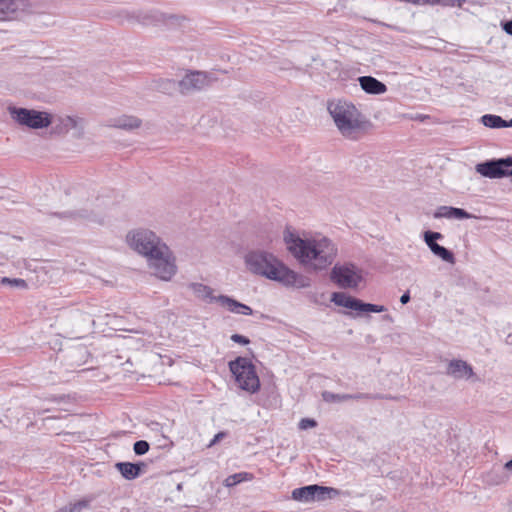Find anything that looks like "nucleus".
Returning a JSON list of instances; mask_svg holds the SVG:
<instances>
[{
	"mask_svg": "<svg viewBox=\"0 0 512 512\" xmlns=\"http://www.w3.org/2000/svg\"><path fill=\"white\" fill-rule=\"evenodd\" d=\"M284 242L288 251L298 262L313 271H322L328 268L338 253L336 244L321 234H309L301 237L286 230Z\"/></svg>",
	"mask_w": 512,
	"mask_h": 512,
	"instance_id": "nucleus-1",
	"label": "nucleus"
},
{
	"mask_svg": "<svg viewBox=\"0 0 512 512\" xmlns=\"http://www.w3.org/2000/svg\"><path fill=\"white\" fill-rule=\"evenodd\" d=\"M406 2H410V3H413V4H417L419 3V0H405Z\"/></svg>",
	"mask_w": 512,
	"mask_h": 512,
	"instance_id": "nucleus-38",
	"label": "nucleus"
},
{
	"mask_svg": "<svg viewBox=\"0 0 512 512\" xmlns=\"http://www.w3.org/2000/svg\"><path fill=\"white\" fill-rule=\"evenodd\" d=\"M446 374L455 379H469L474 372L472 366L466 361L453 359L448 363Z\"/></svg>",
	"mask_w": 512,
	"mask_h": 512,
	"instance_id": "nucleus-14",
	"label": "nucleus"
},
{
	"mask_svg": "<svg viewBox=\"0 0 512 512\" xmlns=\"http://www.w3.org/2000/svg\"><path fill=\"white\" fill-rule=\"evenodd\" d=\"M322 398L324 401L333 403V402H344L351 400L350 394H335L329 391H324L322 393Z\"/></svg>",
	"mask_w": 512,
	"mask_h": 512,
	"instance_id": "nucleus-25",
	"label": "nucleus"
},
{
	"mask_svg": "<svg viewBox=\"0 0 512 512\" xmlns=\"http://www.w3.org/2000/svg\"><path fill=\"white\" fill-rule=\"evenodd\" d=\"M443 237L444 236L440 232L434 231H425L423 234L424 242L435 256L439 257L447 263L454 264V254L444 246H441L437 243V240H441Z\"/></svg>",
	"mask_w": 512,
	"mask_h": 512,
	"instance_id": "nucleus-12",
	"label": "nucleus"
},
{
	"mask_svg": "<svg viewBox=\"0 0 512 512\" xmlns=\"http://www.w3.org/2000/svg\"><path fill=\"white\" fill-rule=\"evenodd\" d=\"M25 8V0H0V21L16 18Z\"/></svg>",
	"mask_w": 512,
	"mask_h": 512,
	"instance_id": "nucleus-13",
	"label": "nucleus"
},
{
	"mask_svg": "<svg viewBox=\"0 0 512 512\" xmlns=\"http://www.w3.org/2000/svg\"><path fill=\"white\" fill-rule=\"evenodd\" d=\"M174 15L165 14L157 9L139 10L132 12L128 19L139 23L143 26H162L168 24L169 21L174 19Z\"/></svg>",
	"mask_w": 512,
	"mask_h": 512,
	"instance_id": "nucleus-11",
	"label": "nucleus"
},
{
	"mask_svg": "<svg viewBox=\"0 0 512 512\" xmlns=\"http://www.w3.org/2000/svg\"><path fill=\"white\" fill-rule=\"evenodd\" d=\"M211 83L210 76L206 72L202 71H189L186 75L178 82L173 80H167L166 84L169 86H178L181 94L187 95L197 91H201L208 87Z\"/></svg>",
	"mask_w": 512,
	"mask_h": 512,
	"instance_id": "nucleus-8",
	"label": "nucleus"
},
{
	"mask_svg": "<svg viewBox=\"0 0 512 512\" xmlns=\"http://www.w3.org/2000/svg\"><path fill=\"white\" fill-rule=\"evenodd\" d=\"M8 111L12 119L18 124L31 129L47 128L53 123L51 114L45 111L18 108L14 106L9 107Z\"/></svg>",
	"mask_w": 512,
	"mask_h": 512,
	"instance_id": "nucleus-6",
	"label": "nucleus"
},
{
	"mask_svg": "<svg viewBox=\"0 0 512 512\" xmlns=\"http://www.w3.org/2000/svg\"><path fill=\"white\" fill-rule=\"evenodd\" d=\"M506 342H507L508 344H512V334H509V335L507 336V338H506Z\"/></svg>",
	"mask_w": 512,
	"mask_h": 512,
	"instance_id": "nucleus-37",
	"label": "nucleus"
},
{
	"mask_svg": "<svg viewBox=\"0 0 512 512\" xmlns=\"http://www.w3.org/2000/svg\"><path fill=\"white\" fill-rule=\"evenodd\" d=\"M63 218L78 220V219H85L90 220L93 222L102 223L103 219L102 217L93 214L92 212H88L87 210H77V211H67L60 215Z\"/></svg>",
	"mask_w": 512,
	"mask_h": 512,
	"instance_id": "nucleus-22",
	"label": "nucleus"
},
{
	"mask_svg": "<svg viewBox=\"0 0 512 512\" xmlns=\"http://www.w3.org/2000/svg\"><path fill=\"white\" fill-rule=\"evenodd\" d=\"M351 400H372V399H381L383 398L381 395H373L368 393H356L350 394Z\"/></svg>",
	"mask_w": 512,
	"mask_h": 512,
	"instance_id": "nucleus-29",
	"label": "nucleus"
},
{
	"mask_svg": "<svg viewBox=\"0 0 512 512\" xmlns=\"http://www.w3.org/2000/svg\"><path fill=\"white\" fill-rule=\"evenodd\" d=\"M327 109L342 136L356 139L363 127L358 109L344 100L329 101Z\"/></svg>",
	"mask_w": 512,
	"mask_h": 512,
	"instance_id": "nucleus-4",
	"label": "nucleus"
},
{
	"mask_svg": "<svg viewBox=\"0 0 512 512\" xmlns=\"http://www.w3.org/2000/svg\"><path fill=\"white\" fill-rule=\"evenodd\" d=\"M227 436V433L224 432V431H221L219 433H217L214 438L210 441L208 447H212L214 446L215 444H217L218 442H220L223 438H225Z\"/></svg>",
	"mask_w": 512,
	"mask_h": 512,
	"instance_id": "nucleus-33",
	"label": "nucleus"
},
{
	"mask_svg": "<svg viewBox=\"0 0 512 512\" xmlns=\"http://www.w3.org/2000/svg\"><path fill=\"white\" fill-rule=\"evenodd\" d=\"M141 119L132 115H121L115 118H111L108 121V126L118 129L131 131L141 126Z\"/></svg>",
	"mask_w": 512,
	"mask_h": 512,
	"instance_id": "nucleus-15",
	"label": "nucleus"
},
{
	"mask_svg": "<svg viewBox=\"0 0 512 512\" xmlns=\"http://www.w3.org/2000/svg\"><path fill=\"white\" fill-rule=\"evenodd\" d=\"M116 468L125 479L133 480L136 479L141 474L144 468H146V464L143 462H118L116 464Z\"/></svg>",
	"mask_w": 512,
	"mask_h": 512,
	"instance_id": "nucleus-19",
	"label": "nucleus"
},
{
	"mask_svg": "<svg viewBox=\"0 0 512 512\" xmlns=\"http://www.w3.org/2000/svg\"><path fill=\"white\" fill-rule=\"evenodd\" d=\"M340 494V491L332 488L319 486L317 484L296 488L292 491V498L301 502L321 501L331 499Z\"/></svg>",
	"mask_w": 512,
	"mask_h": 512,
	"instance_id": "nucleus-9",
	"label": "nucleus"
},
{
	"mask_svg": "<svg viewBox=\"0 0 512 512\" xmlns=\"http://www.w3.org/2000/svg\"><path fill=\"white\" fill-rule=\"evenodd\" d=\"M188 288L193 292L195 297H197L200 300L209 303L217 302L218 297L214 296V290L207 285L193 282L188 285Z\"/></svg>",
	"mask_w": 512,
	"mask_h": 512,
	"instance_id": "nucleus-20",
	"label": "nucleus"
},
{
	"mask_svg": "<svg viewBox=\"0 0 512 512\" xmlns=\"http://www.w3.org/2000/svg\"><path fill=\"white\" fill-rule=\"evenodd\" d=\"M410 301V294H409V291L405 292L401 297H400V302L402 304H407L408 302Z\"/></svg>",
	"mask_w": 512,
	"mask_h": 512,
	"instance_id": "nucleus-35",
	"label": "nucleus"
},
{
	"mask_svg": "<svg viewBox=\"0 0 512 512\" xmlns=\"http://www.w3.org/2000/svg\"><path fill=\"white\" fill-rule=\"evenodd\" d=\"M229 369L241 389L250 393H256L260 389V380L250 359L237 357L229 362Z\"/></svg>",
	"mask_w": 512,
	"mask_h": 512,
	"instance_id": "nucleus-5",
	"label": "nucleus"
},
{
	"mask_svg": "<svg viewBox=\"0 0 512 512\" xmlns=\"http://www.w3.org/2000/svg\"><path fill=\"white\" fill-rule=\"evenodd\" d=\"M77 125L78 120L76 118L72 116H61L58 117L53 129L56 133L65 134L68 133L71 129L76 128Z\"/></svg>",
	"mask_w": 512,
	"mask_h": 512,
	"instance_id": "nucleus-21",
	"label": "nucleus"
},
{
	"mask_svg": "<svg viewBox=\"0 0 512 512\" xmlns=\"http://www.w3.org/2000/svg\"><path fill=\"white\" fill-rule=\"evenodd\" d=\"M360 87L368 94L380 95L387 91L386 85L372 76L358 78Z\"/></svg>",
	"mask_w": 512,
	"mask_h": 512,
	"instance_id": "nucleus-17",
	"label": "nucleus"
},
{
	"mask_svg": "<svg viewBox=\"0 0 512 512\" xmlns=\"http://www.w3.org/2000/svg\"><path fill=\"white\" fill-rule=\"evenodd\" d=\"M136 455H144L149 451V443L145 440H139L133 446Z\"/></svg>",
	"mask_w": 512,
	"mask_h": 512,
	"instance_id": "nucleus-27",
	"label": "nucleus"
},
{
	"mask_svg": "<svg viewBox=\"0 0 512 512\" xmlns=\"http://www.w3.org/2000/svg\"><path fill=\"white\" fill-rule=\"evenodd\" d=\"M474 216L462 208L451 206H440L434 212V218H447V219H470Z\"/></svg>",
	"mask_w": 512,
	"mask_h": 512,
	"instance_id": "nucleus-16",
	"label": "nucleus"
},
{
	"mask_svg": "<svg viewBox=\"0 0 512 512\" xmlns=\"http://www.w3.org/2000/svg\"><path fill=\"white\" fill-rule=\"evenodd\" d=\"M427 3H437V4H441V5H455L457 4L458 6H461V4L463 2H465V0H425Z\"/></svg>",
	"mask_w": 512,
	"mask_h": 512,
	"instance_id": "nucleus-31",
	"label": "nucleus"
},
{
	"mask_svg": "<svg viewBox=\"0 0 512 512\" xmlns=\"http://www.w3.org/2000/svg\"><path fill=\"white\" fill-rule=\"evenodd\" d=\"M331 301L337 306L349 308L358 312L381 313L386 311V308L382 305L365 303L360 299L346 295L343 292H334L332 294Z\"/></svg>",
	"mask_w": 512,
	"mask_h": 512,
	"instance_id": "nucleus-10",
	"label": "nucleus"
},
{
	"mask_svg": "<svg viewBox=\"0 0 512 512\" xmlns=\"http://www.w3.org/2000/svg\"><path fill=\"white\" fill-rule=\"evenodd\" d=\"M231 340L235 343L242 344V345H247L250 343V340L246 336H243L240 334H233L231 336Z\"/></svg>",
	"mask_w": 512,
	"mask_h": 512,
	"instance_id": "nucleus-32",
	"label": "nucleus"
},
{
	"mask_svg": "<svg viewBox=\"0 0 512 512\" xmlns=\"http://www.w3.org/2000/svg\"><path fill=\"white\" fill-rule=\"evenodd\" d=\"M244 259L246 267L251 273L281 282L285 285H295L300 277L296 272L285 266L272 253L266 251H249Z\"/></svg>",
	"mask_w": 512,
	"mask_h": 512,
	"instance_id": "nucleus-3",
	"label": "nucleus"
},
{
	"mask_svg": "<svg viewBox=\"0 0 512 512\" xmlns=\"http://www.w3.org/2000/svg\"><path fill=\"white\" fill-rule=\"evenodd\" d=\"M502 28L507 34L512 36V20L502 23Z\"/></svg>",
	"mask_w": 512,
	"mask_h": 512,
	"instance_id": "nucleus-34",
	"label": "nucleus"
},
{
	"mask_svg": "<svg viewBox=\"0 0 512 512\" xmlns=\"http://www.w3.org/2000/svg\"><path fill=\"white\" fill-rule=\"evenodd\" d=\"M330 278L340 288H357L363 281V271L352 263L336 264Z\"/></svg>",
	"mask_w": 512,
	"mask_h": 512,
	"instance_id": "nucleus-7",
	"label": "nucleus"
},
{
	"mask_svg": "<svg viewBox=\"0 0 512 512\" xmlns=\"http://www.w3.org/2000/svg\"><path fill=\"white\" fill-rule=\"evenodd\" d=\"M1 283L2 284H9L11 286L20 287V288H25L27 286L25 280L18 279V278L11 279V278H8V277H3L1 279Z\"/></svg>",
	"mask_w": 512,
	"mask_h": 512,
	"instance_id": "nucleus-28",
	"label": "nucleus"
},
{
	"mask_svg": "<svg viewBox=\"0 0 512 512\" xmlns=\"http://www.w3.org/2000/svg\"><path fill=\"white\" fill-rule=\"evenodd\" d=\"M384 318H385V319H388V320H390V319H391V317H390L389 315H386Z\"/></svg>",
	"mask_w": 512,
	"mask_h": 512,
	"instance_id": "nucleus-40",
	"label": "nucleus"
},
{
	"mask_svg": "<svg viewBox=\"0 0 512 512\" xmlns=\"http://www.w3.org/2000/svg\"><path fill=\"white\" fill-rule=\"evenodd\" d=\"M217 302H219L222 306L226 307L230 312L242 315H252L253 310L233 298H230L226 295H220L217 298Z\"/></svg>",
	"mask_w": 512,
	"mask_h": 512,
	"instance_id": "nucleus-18",
	"label": "nucleus"
},
{
	"mask_svg": "<svg viewBox=\"0 0 512 512\" xmlns=\"http://www.w3.org/2000/svg\"><path fill=\"white\" fill-rule=\"evenodd\" d=\"M481 123L488 128L499 129L507 128V121L501 116L494 114H485L480 119Z\"/></svg>",
	"mask_w": 512,
	"mask_h": 512,
	"instance_id": "nucleus-23",
	"label": "nucleus"
},
{
	"mask_svg": "<svg viewBox=\"0 0 512 512\" xmlns=\"http://www.w3.org/2000/svg\"><path fill=\"white\" fill-rule=\"evenodd\" d=\"M508 159H509V160H512V156H508Z\"/></svg>",
	"mask_w": 512,
	"mask_h": 512,
	"instance_id": "nucleus-41",
	"label": "nucleus"
},
{
	"mask_svg": "<svg viewBox=\"0 0 512 512\" xmlns=\"http://www.w3.org/2000/svg\"><path fill=\"white\" fill-rule=\"evenodd\" d=\"M317 425V422L311 418H303L300 420L298 427L301 430H306L308 428H313Z\"/></svg>",
	"mask_w": 512,
	"mask_h": 512,
	"instance_id": "nucleus-30",
	"label": "nucleus"
},
{
	"mask_svg": "<svg viewBox=\"0 0 512 512\" xmlns=\"http://www.w3.org/2000/svg\"><path fill=\"white\" fill-rule=\"evenodd\" d=\"M505 468L507 470H512V459L505 464Z\"/></svg>",
	"mask_w": 512,
	"mask_h": 512,
	"instance_id": "nucleus-36",
	"label": "nucleus"
},
{
	"mask_svg": "<svg viewBox=\"0 0 512 512\" xmlns=\"http://www.w3.org/2000/svg\"><path fill=\"white\" fill-rule=\"evenodd\" d=\"M88 506V501L81 500L75 503H71L65 508L61 509L60 512H81L82 509Z\"/></svg>",
	"mask_w": 512,
	"mask_h": 512,
	"instance_id": "nucleus-26",
	"label": "nucleus"
},
{
	"mask_svg": "<svg viewBox=\"0 0 512 512\" xmlns=\"http://www.w3.org/2000/svg\"><path fill=\"white\" fill-rule=\"evenodd\" d=\"M507 127H512V118L509 121H507Z\"/></svg>",
	"mask_w": 512,
	"mask_h": 512,
	"instance_id": "nucleus-39",
	"label": "nucleus"
},
{
	"mask_svg": "<svg viewBox=\"0 0 512 512\" xmlns=\"http://www.w3.org/2000/svg\"><path fill=\"white\" fill-rule=\"evenodd\" d=\"M129 246L147 259L157 278L169 281L177 272L175 257L170 248L153 232L137 229L127 234Z\"/></svg>",
	"mask_w": 512,
	"mask_h": 512,
	"instance_id": "nucleus-2",
	"label": "nucleus"
},
{
	"mask_svg": "<svg viewBox=\"0 0 512 512\" xmlns=\"http://www.w3.org/2000/svg\"><path fill=\"white\" fill-rule=\"evenodd\" d=\"M253 478L252 474L250 473H247V472H240V473H235L233 475H229L225 480H224V485L226 487H233L243 481H249Z\"/></svg>",
	"mask_w": 512,
	"mask_h": 512,
	"instance_id": "nucleus-24",
	"label": "nucleus"
}]
</instances>
